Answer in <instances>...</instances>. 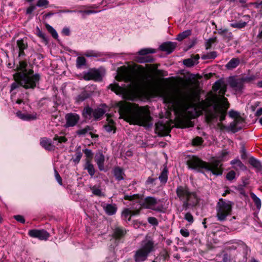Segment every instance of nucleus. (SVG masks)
<instances>
[{"label": "nucleus", "mask_w": 262, "mask_h": 262, "mask_svg": "<svg viewBox=\"0 0 262 262\" xmlns=\"http://www.w3.org/2000/svg\"><path fill=\"white\" fill-rule=\"evenodd\" d=\"M219 93L222 94L220 98L209 97L200 103L201 108L206 114V119L208 123L219 120L224 121L227 115V112L230 106L228 99L224 95L226 91L225 85H222L219 89Z\"/></svg>", "instance_id": "1"}, {"label": "nucleus", "mask_w": 262, "mask_h": 262, "mask_svg": "<svg viewBox=\"0 0 262 262\" xmlns=\"http://www.w3.org/2000/svg\"><path fill=\"white\" fill-rule=\"evenodd\" d=\"M117 106L121 117L129 124L146 127L152 126V118L149 109L146 107L123 101L119 102Z\"/></svg>", "instance_id": "2"}, {"label": "nucleus", "mask_w": 262, "mask_h": 262, "mask_svg": "<svg viewBox=\"0 0 262 262\" xmlns=\"http://www.w3.org/2000/svg\"><path fill=\"white\" fill-rule=\"evenodd\" d=\"M187 164L189 168L198 172L204 173L209 171L216 176H221L223 171V164L219 160L206 162L196 156H192L187 160Z\"/></svg>", "instance_id": "3"}, {"label": "nucleus", "mask_w": 262, "mask_h": 262, "mask_svg": "<svg viewBox=\"0 0 262 262\" xmlns=\"http://www.w3.org/2000/svg\"><path fill=\"white\" fill-rule=\"evenodd\" d=\"M160 93L165 103L173 104L177 101L186 108L192 107L194 105V96L190 90L180 91L177 95L170 90H163Z\"/></svg>", "instance_id": "4"}, {"label": "nucleus", "mask_w": 262, "mask_h": 262, "mask_svg": "<svg viewBox=\"0 0 262 262\" xmlns=\"http://www.w3.org/2000/svg\"><path fill=\"white\" fill-rule=\"evenodd\" d=\"M177 198L182 202V208L180 210H187L192 209L199 203V200L195 192L191 191L186 186H178L176 190Z\"/></svg>", "instance_id": "5"}, {"label": "nucleus", "mask_w": 262, "mask_h": 262, "mask_svg": "<svg viewBox=\"0 0 262 262\" xmlns=\"http://www.w3.org/2000/svg\"><path fill=\"white\" fill-rule=\"evenodd\" d=\"M155 250L154 242L147 237L142 241L140 248L136 251L134 255L135 262L145 261L149 254Z\"/></svg>", "instance_id": "6"}, {"label": "nucleus", "mask_w": 262, "mask_h": 262, "mask_svg": "<svg viewBox=\"0 0 262 262\" xmlns=\"http://www.w3.org/2000/svg\"><path fill=\"white\" fill-rule=\"evenodd\" d=\"M33 71L31 69L28 72L27 70L20 74V83L21 86L26 89H34L40 79V76L39 74H33Z\"/></svg>", "instance_id": "7"}, {"label": "nucleus", "mask_w": 262, "mask_h": 262, "mask_svg": "<svg viewBox=\"0 0 262 262\" xmlns=\"http://www.w3.org/2000/svg\"><path fill=\"white\" fill-rule=\"evenodd\" d=\"M232 205L231 201H225L222 198L219 200L216 207V217L219 221H226L227 217L231 215Z\"/></svg>", "instance_id": "8"}, {"label": "nucleus", "mask_w": 262, "mask_h": 262, "mask_svg": "<svg viewBox=\"0 0 262 262\" xmlns=\"http://www.w3.org/2000/svg\"><path fill=\"white\" fill-rule=\"evenodd\" d=\"M105 113V111L102 108L93 109L89 106L85 107L82 111V117L85 119L90 120L94 118L95 120H100Z\"/></svg>", "instance_id": "9"}, {"label": "nucleus", "mask_w": 262, "mask_h": 262, "mask_svg": "<svg viewBox=\"0 0 262 262\" xmlns=\"http://www.w3.org/2000/svg\"><path fill=\"white\" fill-rule=\"evenodd\" d=\"M141 206L145 208L150 209L158 212L163 211V205L159 206L156 207V205L158 204V200L153 196H147L146 197L144 200H140L139 201Z\"/></svg>", "instance_id": "10"}, {"label": "nucleus", "mask_w": 262, "mask_h": 262, "mask_svg": "<svg viewBox=\"0 0 262 262\" xmlns=\"http://www.w3.org/2000/svg\"><path fill=\"white\" fill-rule=\"evenodd\" d=\"M170 124L168 121H159L155 124V132L159 136H166L171 132Z\"/></svg>", "instance_id": "11"}, {"label": "nucleus", "mask_w": 262, "mask_h": 262, "mask_svg": "<svg viewBox=\"0 0 262 262\" xmlns=\"http://www.w3.org/2000/svg\"><path fill=\"white\" fill-rule=\"evenodd\" d=\"M120 78L118 80H123L126 82H129L134 85H137L139 82V76L134 72H124L120 75Z\"/></svg>", "instance_id": "12"}, {"label": "nucleus", "mask_w": 262, "mask_h": 262, "mask_svg": "<svg viewBox=\"0 0 262 262\" xmlns=\"http://www.w3.org/2000/svg\"><path fill=\"white\" fill-rule=\"evenodd\" d=\"M28 235L33 238H37L41 241H46L50 237V233L44 229H32L29 231Z\"/></svg>", "instance_id": "13"}, {"label": "nucleus", "mask_w": 262, "mask_h": 262, "mask_svg": "<svg viewBox=\"0 0 262 262\" xmlns=\"http://www.w3.org/2000/svg\"><path fill=\"white\" fill-rule=\"evenodd\" d=\"M230 86L236 93H242L244 89V84L241 78L231 77L229 80Z\"/></svg>", "instance_id": "14"}, {"label": "nucleus", "mask_w": 262, "mask_h": 262, "mask_svg": "<svg viewBox=\"0 0 262 262\" xmlns=\"http://www.w3.org/2000/svg\"><path fill=\"white\" fill-rule=\"evenodd\" d=\"M66 127H73L75 126L80 120V116L76 113H70L65 116Z\"/></svg>", "instance_id": "15"}, {"label": "nucleus", "mask_w": 262, "mask_h": 262, "mask_svg": "<svg viewBox=\"0 0 262 262\" xmlns=\"http://www.w3.org/2000/svg\"><path fill=\"white\" fill-rule=\"evenodd\" d=\"M127 233V230L121 227H115L113 229L112 237L116 243H118L123 239Z\"/></svg>", "instance_id": "16"}, {"label": "nucleus", "mask_w": 262, "mask_h": 262, "mask_svg": "<svg viewBox=\"0 0 262 262\" xmlns=\"http://www.w3.org/2000/svg\"><path fill=\"white\" fill-rule=\"evenodd\" d=\"M83 78L85 80H93L95 81H101L102 76L100 72L98 70H91L87 73H85L83 76Z\"/></svg>", "instance_id": "17"}, {"label": "nucleus", "mask_w": 262, "mask_h": 262, "mask_svg": "<svg viewBox=\"0 0 262 262\" xmlns=\"http://www.w3.org/2000/svg\"><path fill=\"white\" fill-rule=\"evenodd\" d=\"M177 45V42L167 41L162 43L160 46L159 49L161 51L165 52L167 54H169L174 50Z\"/></svg>", "instance_id": "18"}, {"label": "nucleus", "mask_w": 262, "mask_h": 262, "mask_svg": "<svg viewBox=\"0 0 262 262\" xmlns=\"http://www.w3.org/2000/svg\"><path fill=\"white\" fill-rule=\"evenodd\" d=\"M16 45L19 49L18 56L19 57L25 56L26 54L25 53L24 50L27 49L28 47L27 41V38L18 39L16 41Z\"/></svg>", "instance_id": "19"}, {"label": "nucleus", "mask_w": 262, "mask_h": 262, "mask_svg": "<svg viewBox=\"0 0 262 262\" xmlns=\"http://www.w3.org/2000/svg\"><path fill=\"white\" fill-rule=\"evenodd\" d=\"M40 144L47 150L54 151L55 149V146L52 144L51 140L46 137L40 138Z\"/></svg>", "instance_id": "20"}, {"label": "nucleus", "mask_w": 262, "mask_h": 262, "mask_svg": "<svg viewBox=\"0 0 262 262\" xmlns=\"http://www.w3.org/2000/svg\"><path fill=\"white\" fill-rule=\"evenodd\" d=\"M105 161L104 156L102 153L97 154L95 156V161L98 166V168L100 171H105L104 166Z\"/></svg>", "instance_id": "21"}, {"label": "nucleus", "mask_w": 262, "mask_h": 262, "mask_svg": "<svg viewBox=\"0 0 262 262\" xmlns=\"http://www.w3.org/2000/svg\"><path fill=\"white\" fill-rule=\"evenodd\" d=\"M218 34L222 36L223 39L227 41H229L233 39L232 33L229 32L227 29H220L218 30Z\"/></svg>", "instance_id": "22"}, {"label": "nucleus", "mask_w": 262, "mask_h": 262, "mask_svg": "<svg viewBox=\"0 0 262 262\" xmlns=\"http://www.w3.org/2000/svg\"><path fill=\"white\" fill-rule=\"evenodd\" d=\"M168 172V168H167L166 166H165L158 177L159 180L162 185H165L167 182Z\"/></svg>", "instance_id": "23"}, {"label": "nucleus", "mask_w": 262, "mask_h": 262, "mask_svg": "<svg viewBox=\"0 0 262 262\" xmlns=\"http://www.w3.org/2000/svg\"><path fill=\"white\" fill-rule=\"evenodd\" d=\"M249 163L257 171H260L262 170V164L261 162L254 157H252L249 158Z\"/></svg>", "instance_id": "24"}, {"label": "nucleus", "mask_w": 262, "mask_h": 262, "mask_svg": "<svg viewBox=\"0 0 262 262\" xmlns=\"http://www.w3.org/2000/svg\"><path fill=\"white\" fill-rule=\"evenodd\" d=\"M114 176L116 179L118 181H121L124 179V173L123 169L119 167H116L113 170Z\"/></svg>", "instance_id": "25"}, {"label": "nucleus", "mask_w": 262, "mask_h": 262, "mask_svg": "<svg viewBox=\"0 0 262 262\" xmlns=\"http://www.w3.org/2000/svg\"><path fill=\"white\" fill-rule=\"evenodd\" d=\"M240 63V60L238 58H233L231 59L226 65V67L228 70H232L237 67Z\"/></svg>", "instance_id": "26"}, {"label": "nucleus", "mask_w": 262, "mask_h": 262, "mask_svg": "<svg viewBox=\"0 0 262 262\" xmlns=\"http://www.w3.org/2000/svg\"><path fill=\"white\" fill-rule=\"evenodd\" d=\"M84 169L87 170L89 174L92 177L93 176L95 173L94 165L91 163V162L90 161V160H85Z\"/></svg>", "instance_id": "27"}, {"label": "nucleus", "mask_w": 262, "mask_h": 262, "mask_svg": "<svg viewBox=\"0 0 262 262\" xmlns=\"http://www.w3.org/2000/svg\"><path fill=\"white\" fill-rule=\"evenodd\" d=\"M139 213V210H137L136 211H132L130 210L128 208L125 209L122 213V216L124 219H126L128 217L127 220L129 221L131 219V216L132 215H136Z\"/></svg>", "instance_id": "28"}, {"label": "nucleus", "mask_w": 262, "mask_h": 262, "mask_svg": "<svg viewBox=\"0 0 262 262\" xmlns=\"http://www.w3.org/2000/svg\"><path fill=\"white\" fill-rule=\"evenodd\" d=\"M104 209L105 212L109 215L115 214L117 211V207L115 204H107Z\"/></svg>", "instance_id": "29"}, {"label": "nucleus", "mask_w": 262, "mask_h": 262, "mask_svg": "<svg viewBox=\"0 0 262 262\" xmlns=\"http://www.w3.org/2000/svg\"><path fill=\"white\" fill-rule=\"evenodd\" d=\"M17 116L21 119L23 120H30L36 119L35 116H33L30 114H24L22 113L20 111H18L16 113Z\"/></svg>", "instance_id": "30"}, {"label": "nucleus", "mask_w": 262, "mask_h": 262, "mask_svg": "<svg viewBox=\"0 0 262 262\" xmlns=\"http://www.w3.org/2000/svg\"><path fill=\"white\" fill-rule=\"evenodd\" d=\"M93 130V127L90 126V125H86L85 126L84 128L79 129L78 130H77L76 131V134L78 136H84L86 133H88L89 132H91Z\"/></svg>", "instance_id": "31"}, {"label": "nucleus", "mask_w": 262, "mask_h": 262, "mask_svg": "<svg viewBox=\"0 0 262 262\" xmlns=\"http://www.w3.org/2000/svg\"><path fill=\"white\" fill-rule=\"evenodd\" d=\"M108 88L117 95L122 94L123 91V89L118 83L111 84Z\"/></svg>", "instance_id": "32"}, {"label": "nucleus", "mask_w": 262, "mask_h": 262, "mask_svg": "<svg viewBox=\"0 0 262 262\" xmlns=\"http://www.w3.org/2000/svg\"><path fill=\"white\" fill-rule=\"evenodd\" d=\"M191 34V30H187L177 35V39L179 41H182L183 39H185L189 36H190Z\"/></svg>", "instance_id": "33"}, {"label": "nucleus", "mask_w": 262, "mask_h": 262, "mask_svg": "<svg viewBox=\"0 0 262 262\" xmlns=\"http://www.w3.org/2000/svg\"><path fill=\"white\" fill-rule=\"evenodd\" d=\"M231 164L232 165H236L237 166V169H239L244 171L247 170V167L238 159L232 160L231 162Z\"/></svg>", "instance_id": "34"}, {"label": "nucleus", "mask_w": 262, "mask_h": 262, "mask_svg": "<svg viewBox=\"0 0 262 262\" xmlns=\"http://www.w3.org/2000/svg\"><path fill=\"white\" fill-rule=\"evenodd\" d=\"M90 97V95L86 91L82 92L76 97V101L78 102H82Z\"/></svg>", "instance_id": "35"}, {"label": "nucleus", "mask_w": 262, "mask_h": 262, "mask_svg": "<svg viewBox=\"0 0 262 262\" xmlns=\"http://www.w3.org/2000/svg\"><path fill=\"white\" fill-rule=\"evenodd\" d=\"M250 196L257 209L261 207V201L253 192L250 193Z\"/></svg>", "instance_id": "36"}, {"label": "nucleus", "mask_w": 262, "mask_h": 262, "mask_svg": "<svg viewBox=\"0 0 262 262\" xmlns=\"http://www.w3.org/2000/svg\"><path fill=\"white\" fill-rule=\"evenodd\" d=\"M46 28L49 33H50L55 39H57L58 37V33L50 25L46 24Z\"/></svg>", "instance_id": "37"}, {"label": "nucleus", "mask_w": 262, "mask_h": 262, "mask_svg": "<svg viewBox=\"0 0 262 262\" xmlns=\"http://www.w3.org/2000/svg\"><path fill=\"white\" fill-rule=\"evenodd\" d=\"M82 156V153L80 151V147H79L76 150L75 156L73 158V161L76 164L78 163L79 162Z\"/></svg>", "instance_id": "38"}, {"label": "nucleus", "mask_w": 262, "mask_h": 262, "mask_svg": "<svg viewBox=\"0 0 262 262\" xmlns=\"http://www.w3.org/2000/svg\"><path fill=\"white\" fill-rule=\"evenodd\" d=\"M156 52V50L151 48H144L140 50L138 54L140 55H146L148 54H152Z\"/></svg>", "instance_id": "39"}, {"label": "nucleus", "mask_w": 262, "mask_h": 262, "mask_svg": "<svg viewBox=\"0 0 262 262\" xmlns=\"http://www.w3.org/2000/svg\"><path fill=\"white\" fill-rule=\"evenodd\" d=\"M237 124V120H234L233 122H231L230 125L227 127V130H230L233 133L237 132L238 131L236 127Z\"/></svg>", "instance_id": "40"}, {"label": "nucleus", "mask_w": 262, "mask_h": 262, "mask_svg": "<svg viewBox=\"0 0 262 262\" xmlns=\"http://www.w3.org/2000/svg\"><path fill=\"white\" fill-rule=\"evenodd\" d=\"M86 59L82 56L78 57L76 60V66L78 68L85 65Z\"/></svg>", "instance_id": "41"}, {"label": "nucleus", "mask_w": 262, "mask_h": 262, "mask_svg": "<svg viewBox=\"0 0 262 262\" xmlns=\"http://www.w3.org/2000/svg\"><path fill=\"white\" fill-rule=\"evenodd\" d=\"M138 61L140 63L152 62H154V59L151 56L148 55L143 57H140Z\"/></svg>", "instance_id": "42"}, {"label": "nucleus", "mask_w": 262, "mask_h": 262, "mask_svg": "<svg viewBox=\"0 0 262 262\" xmlns=\"http://www.w3.org/2000/svg\"><path fill=\"white\" fill-rule=\"evenodd\" d=\"M216 56H217L216 52L215 51H212V52L208 53L206 54L203 55L202 56V58L203 59H214Z\"/></svg>", "instance_id": "43"}, {"label": "nucleus", "mask_w": 262, "mask_h": 262, "mask_svg": "<svg viewBox=\"0 0 262 262\" xmlns=\"http://www.w3.org/2000/svg\"><path fill=\"white\" fill-rule=\"evenodd\" d=\"M183 64L187 67H192L195 64V61L192 58H187L183 60Z\"/></svg>", "instance_id": "44"}, {"label": "nucleus", "mask_w": 262, "mask_h": 262, "mask_svg": "<svg viewBox=\"0 0 262 262\" xmlns=\"http://www.w3.org/2000/svg\"><path fill=\"white\" fill-rule=\"evenodd\" d=\"M247 25V23L245 21H239L238 23H232L230 24V26L234 28H243Z\"/></svg>", "instance_id": "45"}, {"label": "nucleus", "mask_w": 262, "mask_h": 262, "mask_svg": "<svg viewBox=\"0 0 262 262\" xmlns=\"http://www.w3.org/2000/svg\"><path fill=\"white\" fill-rule=\"evenodd\" d=\"M83 152L86 157V160H90V161L91 162L93 157V153L92 152V150L85 148L83 150Z\"/></svg>", "instance_id": "46"}, {"label": "nucleus", "mask_w": 262, "mask_h": 262, "mask_svg": "<svg viewBox=\"0 0 262 262\" xmlns=\"http://www.w3.org/2000/svg\"><path fill=\"white\" fill-rule=\"evenodd\" d=\"M241 79L244 84V83H249L254 80L256 79V77L253 75H251L249 76L243 77Z\"/></svg>", "instance_id": "47"}, {"label": "nucleus", "mask_w": 262, "mask_h": 262, "mask_svg": "<svg viewBox=\"0 0 262 262\" xmlns=\"http://www.w3.org/2000/svg\"><path fill=\"white\" fill-rule=\"evenodd\" d=\"M111 123H113L114 122L113 121H112L108 124L105 125L104 127L105 130L108 133H110L113 130V133H115L116 128L114 126V125L112 124H111Z\"/></svg>", "instance_id": "48"}, {"label": "nucleus", "mask_w": 262, "mask_h": 262, "mask_svg": "<svg viewBox=\"0 0 262 262\" xmlns=\"http://www.w3.org/2000/svg\"><path fill=\"white\" fill-rule=\"evenodd\" d=\"M216 40V37L210 38L206 42V49H209L212 46V44L215 42Z\"/></svg>", "instance_id": "49"}, {"label": "nucleus", "mask_w": 262, "mask_h": 262, "mask_svg": "<svg viewBox=\"0 0 262 262\" xmlns=\"http://www.w3.org/2000/svg\"><path fill=\"white\" fill-rule=\"evenodd\" d=\"M203 142V139L200 137L194 138L192 141V144L194 146L200 145Z\"/></svg>", "instance_id": "50"}, {"label": "nucleus", "mask_w": 262, "mask_h": 262, "mask_svg": "<svg viewBox=\"0 0 262 262\" xmlns=\"http://www.w3.org/2000/svg\"><path fill=\"white\" fill-rule=\"evenodd\" d=\"M54 141H57L58 143H65L67 141V139L65 137L58 136L57 135H55L53 138Z\"/></svg>", "instance_id": "51"}, {"label": "nucleus", "mask_w": 262, "mask_h": 262, "mask_svg": "<svg viewBox=\"0 0 262 262\" xmlns=\"http://www.w3.org/2000/svg\"><path fill=\"white\" fill-rule=\"evenodd\" d=\"M36 31L37 36L42 38L46 42H48V39L46 35L39 29L38 27H37Z\"/></svg>", "instance_id": "52"}, {"label": "nucleus", "mask_w": 262, "mask_h": 262, "mask_svg": "<svg viewBox=\"0 0 262 262\" xmlns=\"http://www.w3.org/2000/svg\"><path fill=\"white\" fill-rule=\"evenodd\" d=\"M91 189L92 190L93 193L94 195L98 196H101L103 195V194H102V192L101 191V190L100 189L97 188L95 186H93L91 188Z\"/></svg>", "instance_id": "53"}, {"label": "nucleus", "mask_w": 262, "mask_h": 262, "mask_svg": "<svg viewBox=\"0 0 262 262\" xmlns=\"http://www.w3.org/2000/svg\"><path fill=\"white\" fill-rule=\"evenodd\" d=\"M101 54L99 52H95V51H89V52H88L86 54H85V56L86 57H100L101 56Z\"/></svg>", "instance_id": "54"}, {"label": "nucleus", "mask_w": 262, "mask_h": 262, "mask_svg": "<svg viewBox=\"0 0 262 262\" xmlns=\"http://www.w3.org/2000/svg\"><path fill=\"white\" fill-rule=\"evenodd\" d=\"M245 186H246V184H244V185H239L236 187V190H237L239 191V193L244 196H246V193H245V190L244 188Z\"/></svg>", "instance_id": "55"}, {"label": "nucleus", "mask_w": 262, "mask_h": 262, "mask_svg": "<svg viewBox=\"0 0 262 262\" xmlns=\"http://www.w3.org/2000/svg\"><path fill=\"white\" fill-rule=\"evenodd\" d=\"M235 172L233 170H231L227 173L226 175V179L229 181H232L235 178Z\"/></svg>", "instance_id": "56"}, {"label": "nucleus", "mask_w": 262, "mask_h": 262, "mask_svg": "<svg viewBox=\"0 0 262 262\" xmlns=\"http://www.w3.org/2000/svg\"><path fill=\"white\" fill-rule=\"evenodd\" d=\"M49 4V2L47 0H38L36 6L39 7H46Z\"/></svg>", "instance_id": "57"}, {"label": "nucleus", "mask_w": 262, "mask_h": 262, "mask_svg": "<svg viewBox=\"0 0 262 262\" xmlns=\"http://www.w3.org/2000/svg\"><path fill=\"white\" fill-rule=\"evenodd\" d=\"M184 219L190 224H192L194 221L193 217L190 212H187L185 214Z\"/></svg>", "instance_id": "58"}, {"label": "nucleus", "mask_w": 262, "mask_h": 262, "mask_svg": "<svg viewBox=\"0 0 262 262\" xmlns=\"http://www.w3.org/2000/svg\"><path fill=\"white\" fill-rule=\"evenodd\" d=\"M147 221L149 224L154 226H157L158 222L157 219L155 217H149Z\"/></svg>", "instance_id": "59"}, {"label": "nucleus", "mask_w": 262, "mask_h": 262, "mask_svg": "<svg viewBox=\"0 0 262 262\" xmlns=\"http://www.w3.org/2000/svg\"><path fill=\"white\" fill-rule=\"evenodd\" d=\"M54 173H55V178H56V180L57 181L58 183H59V185H62V178L56 169H54Z\"/></svg>", "instance_id": "60"}, {"label": "nucleus", "mask_w": 262, "mask_h": 262, "mask_svg": "<svg viewBox=\"0 0 262 262\" xmlns=\"http://www.w3.org/2000/svg\"><path fill=\"white\" fill-rule=\"evenodd\" d=\"M124 199L125 200H129V201H132L136 199H139V195L138 194H134L133 195H125L124 196Z\"/></svg>", "instance_id": "61"}, {"label": "nucleus", "mask_w": 262, "mask_h": 262, "mask_svg": "<svg viewBox=\"0 0 262 262\" xmlns=\"http://www.w3.org/2000/svg\"><path fill=\"white\" fill-rule=\"evenodd\" d=\"M222 85V82L218 80L217 81H216L215 82V83L214 84L212 88H213V90L214 91H217L218 90H219L221 88V86Z\"/></svg>", "instance_id": "62"}, {"label": "nucleus", "mask_w": 262, "mask_h": 262, "mask_svg": "<svg viewBox=\"0 0 262 262\" xmlns=\"http://www.w3.org/2000/svg\"><path fill=\"white\" fill-rule=\"evenodd\" d=\"M14 219L17 221L21 223H25V220L23 216L21 215H16L14 216Z\"/></svg>", "instance_id": "63"}, {"label": "nucleus", "mask_w": 262, "mask_h": 262, "mask_svg": "<svg viewBox=\"0 0 262 262\" xmlns=\"http://www.w3.org/2000/svg\"><path fill=\"white\" fill-rule=\"evenodd\" d=\"M27 64L25 61H22L19 62V69L23 72L26 71Z\"/></svg>", "instance_id": "64"}]
</instances>
